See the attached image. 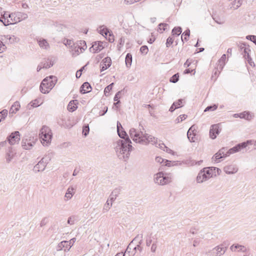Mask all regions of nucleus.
<instances>
[{
    "label": "nucleus",
    "mask_w": 256,
    "mask_h": 256,
    "mask_svg": "<svg viewBox=\"0 0 256 256\" xmlns=\"http://www.w3.org/2000/svg\"><path fill=\"white\" fill-rule=\"evenodd\" d=\"M16 154V150L12 146L9 147L6 156V162L8 163L10 162Z\"/></svg>",
    "instance_id": "nucleus-18"
},
{
    "label": "nucleus",
    "mask_w": 256,
    "mask_h": 256,
    "mask_svg": "<svg viewBox=\"0 0 256 256\" xmlns=\"http://www.w3.org/2000/svg\"><path fill=\"white\" fill-rule=\"evenodd\" d=\"M57 78L55 76H50L44 78L40 84V90L42 94H48L54 87Z\"/></svg>",
    "instance_id": "nucleus-2"
},
{
    "label": "nucleus",
    "mask_w": 256,
    "mask_h": 256,
    "mask_svg": "<svg viewBox=\"0 0 256 256\" xmlns=\"http://www.w3.org/2000/svg\"><path fill=\"white\" fill-rule=\"evenodd\" d=\"M176 162L174 161H170L168 160H164V164H163V166H170L172 165H173V163H175Z\"/></svg>",
    "instance_id": "nucleus-53"
},
{
    "label": "nucleus",
    "mask_w": 256,
    "mask_h": 256,
    "mask_svg": "<svg viewBox=\"0 0 256 256\" xmlns=\"http://www.w3.org/2000/svg\"><path fill=\"white\" fill-rule=\"evenodd\" d=\"M76 104H78L77 100H72L70 101L68 106V110L71 112L76 110L78 108Z\"/></svg>",
    "instance_id": "nucleus-24"
},
{
    "label": "nucleus",
    "mask_w": 256,
    "mask_h": 256,
    "mask_svg": "<svg viewBox=\"0 0 256 256\" xmlns=\"http://www.w3.org/2000/svg\"><path fill=\"white\" fill-rule=\"evenodd\" d=\"M230 249L232 251H236L238 250V252H245L246 254L248 252V249L244 246L239 244H234L230 246Z\"/></svg>",
    "instance_id": "nucleus-17"
},
{
    "label": "nucleus",
    "mask_w": 256,
    "mask_h": 256,
    "mask_svg": "<svg viewBox=\"0 0 256 256\" xmlns=\"http://www.w3.org/2000/svg\"><path fill=\"white\" fill-rule=\"evenodd\" d=\"M92 90L91 85L88 82H84L80 88V92L82 94H87Z\"/></svg>",
    "instance_id": "nucleus-21"
},
{
    "label": "nucleus",
    "mask_w": 256,
    "mask_h": 256,
    "mask_svg": "<svg viewBox=\"0 0 256 256\" xmlns=\"http://www.w3.org/2000/svg\"><path fill=\"white\" fill-rule=\"evenodd\" d=\"M226 59V54H223L220 58L218 60V69H220V70H222L225 64V61Z\"/></svg>",
    "instance_id": "nucleus-27"
},
{
    "label": "nucleus",
    "mask_w": 256,
    "mask_h": 256,
    "mask_svg": "<svg viewBox=\"0 0 256 256\" xmlns=\"http://www.w3.org/2000/svg\"><path fill=\"white\" fill-rule=\"evenodd\" d=\"M172 178L170 174L160 172L154 175V181L156 184L164 185L172 181Z\"/></svg>",
    "instance_id": "nucleus-4"
},
{
    "label": "nucleus",
    "mask_w": 256,
    "mask_h": 256,
    "mask_svg": "<svg viewBox=\"0 0 256 256\" xmlns=\"http://www.w3.org/2000/svg\"><path fill=\"white\" fill-rule=\"evenodd\" d=\"M142 138H144V144H147L148 143H152V144H156V139L154 137L149 135L148 134L144 133L142 135Z\"/></svg>",
    "instance_id": "nucleus-16"
},
{
    "label": "nucleus",
    "mask_w": 256,
    "mask_h": 256,
    "mask_svg": "<svg viewBox=\"0 0 256 256\" xmlns=\"http://www.w3.org/2000/svg\"><path fill=\"white\" fill-rule=\"evenodd\" d=\"M242 0H234L233 2L234 4L236 6L235 9L238 8L242 4Z\"/></svg>",
    "instance_id": "nucleus-52"
},
{
    "label": "nucleus",
    "mask_w": 256,
    "mask_h": 256,
    "mask_svg": "<svg viewBox=\"0 0 256 256\" xmlns=\"http://www.w3.org/2000/svg\"><path fill=\"white\" fill-rule=\"evenodd\" d=\"M38 42L40 46L42 48L46 50L49 48V44L45 39H40L38 40Z\"/></svg>",
    "instance_id": "nucleus-28"
},
{
    "label": "nucleus",
    "mask_w": 256,
    "mask_h": 256,
    "mask_svg": "<svg viewBox=\"0 0 256 256\" xmlns=\"http://www.w3.org/2000/svg\"><path fill=\"white\" fill-rule=\"evenodd\" d=\"M220 132L219 126L218 124L212 125L210 130V136L212 139H215Z\"/></svg>",
    "instance_id": "nucleus-15"
},
{
    "label": "nucleus",
    "mask_w": 256,
    "mask_h": 256,
    "mask_svg": "<svg viewBox=\"0 0 256 256\" xmlns=\"http://www.w3.org/2000/svg\"><path fill=\"white\" fill-rule=\"evenodd\" d=\"M108 36H109V42H112L114 39V36L113 35V34H112V32H110L109 34H108Z\"/></svg>",
    "instance_id": "nucleus-64"
},
{
    "label": "nucleus",
    "mask_w": 256,
    "mask_h": 256,
    "mask_svg": "<svg viewBox=\"0 0 256 256\" xmlns=\"http://www.w3.org/2000/svg\"><path fill=\"white\" fill-rule=\"evenodd\" d=\"M68 242L66 240H63L60 242L56 246V250L57 251H60L64 250V252H68L70 250L68 246Z\"/></svg>",
    "instance_id": "nucleus-20"
},
{
    "label": "nucleus",
    "mask_w": 256,
    "mask_h": 256,
    "mask_svg": "<svg viewBox=\"0 0 256 256\" xmlns=\"http://www.w3.org/2000/svg\"><path fill=\"white\" fill-rule=\"evenodd\" d=\"M8 14V18H4V24L5 26H7L10 24H15V23H14V21H13V17L12 18L11 16L12 13Z\"/></svg>",
    "instance_id": "nucleus-32"
},
{
    "label": "nucleus",
    "mask_w": 256,
    "mask_h": 256,
    "mask_svg": "<svg viewBox=\"0 0 256 256\" xmlns=\"http://www.w3.org/2000/svg\"><path fill=\"white\" fill-rule=\"evenodd\" d=\"M238 168L234 165H229L224 168V171L227 174H233L236 173Z\"/></svg>",
    "instance_id": "nucleus-23"
},
{
    "label": "nucleus",
    "mask_w": 256,
    "mask_h": 256,
    "mask_svg": "<svg viewBox=\"0 0 256 256\" xmlns=\"http://www.w3.org/2000/svg\"><path fill=\"white\" fill-rule=\"evenodd\" d=\"M74 190L75 189L73 187H69L66 193L65 197L69 199L71 198L73 194H74Z\"/></svg>",
    "instance_id": "nucleus-34"
},
{
    "label": "nucleus",
    "mask_w": 256,
    "mask_h": 256,
    "mask_svg": "<svg viewBox=\"0 0 256 256\" xmlns=\"http://www.w3.org/2000/svg\"><path fill=\"white\" fill-rule=\"evenodd\" d=\"M76 240V238H72L70 240L67 241L68 242V248L70 249L71 247L73 246Z\"/></svg>",
    "instance_id": "nucleus-57"
},
{
    "label": "nucleus",
    "mask_w": 256,
    "mask_h": 256,
    "mask_svg": "<svg viewBox=\"0 0 256 256\" xmlns=\"http://www.w3.org/2000/svg\"><path fill=\"white\" fill-rule=\"evenodd\" d=\"M7 140L10 145H14L18 144L20 140V134L19 132L15 131L12 132L7 138Z\"/></svg>",
    "instance_id": "nucleus-9"
},
{
    "label": "nucleus",
    "mask_w": 256,
    "mask_h": 256,
    "mask_svg": "<svg viewBox=\"0 0 256 256\" xmlns=\"http://www.w3.org/2000/svg\"><path fill=\"white\" fill-rule=\"evenodd\" d=\"M174 103H176L175 105V106L178 108L184 106V104L185 103V100L184 99L180 98L178 99L177 101L174 102Z\"/></svg>",
    "instance_id": "nucleus-39"
},
{
    "label": "nucleus",
    "mask_w": 256,
    "mask_h": 256,
    "mask_svg": "<svg viewBox=\"0 0 256 256\" xmlns=\"http://www.w3.org/2000/svg\"><path fill=\"white\" fill-rule=\"evenodd\" d=\"M203 173L204 174V176L206 178V180H208L210 178L213 176H216V167H210V168H204L202 170H201Z\"/></svg>",
    "instance_id": "nucleus-12"
},
{
    "label": "nucleus",
    "mask_w": 256,
    "mask_h": 256,
    "mask_svg": "<svg viewBox=\"0 0 256 256\" xmlns=\"http://www.w3.org/2000/svg\"><path fill=\"white\" fill-rule=\"evenodd\" d=\"M118 134L122 140H119L116 142L115 150L119 158L126 161L134 148L131 144L132 142L128 134L124 128L118 132Z\"/></svg>",
    "instance_id": "nucleus-1"
},
{
    "label": "nucleus",
    "mask_w": 256,
    "mask_h": 256,
    "mask_svg": "<svg viewBox=\"0 0 256 256\" xmlns=\"http://www.w3.org/2000/svg\"><path fill=\"white\" fill-rule=\"evenodd\" d=\"M222 158H224L223 156L220 154H219V152H218L213 156L212 158H214V160L216 161Z\"/></svg>",
    "instance_id": "nucleus-55"
},
{
    "label": "nucleus",
    "mask_w": 256,
    "mask_h": 256,
    "mask_svg": "<svg viewBox=\"0 0 256 256\" xmlns=\"http://www.w3.org/2000/svg\"><path fill=\"white\" fill-rule=\"evenodd\" d=\"M238 47L244 58L248 60L250 64L252 66V59L249 54V52L250 51V50L249 48V46H246V43L242 42L238 45Z\"/></svg>",
    "instance_id": "nucleus-6"
},
{
    "label": "nucleus",
    "mask_w": 256,
    "mask_h": 256,
    "mask_svg": "<svg viewBox=\"0 0 256 256\" xmlns=\"http://www.w3.org/2000/svg\"><path fill=\"white\" fill-rule=\"evenodd\" d=\"M182 32V28L180 26L174 27L172 32V35L178 36Z\"/></svg>",
    "instance_id": "nucleus-35"
},
{
    "label": "nucleus",
    "mask_w": 256,
    "mask_h": 256,
    "mask_svg": "<svg viewBox=\"0 0 256 256\" xmlns=\"http://www.w3.org/2000/svg\"><path fill=\"white\" fill-rule=\"evenodd\" d=\"M214 250L216 251V256H220L225 252L226 247H224L222 244H221L216 246Z\"/></svg>",
    "instance_id": "nucleus-25"
},
{
    "label": "nucleus",
    "mask_w": 256,
    "mask_h": 256,
    "mask_svg": "<svg viewBox=\"0 0 256 256\" xmlns=\"http://www.w3.org/2000/svg\"><path fill=\"white\" fill-rule=\"evenodd\" d=\"M126 64L128 67L131 66L132 62V55L130 53L127 54L125 58Z\"/></svg>",
    "instance_id": "nucleus-36"
},
{
    "label": "nucleus",
    "mask_w": 256,
    "mask_h": 256,
    "mask_svg": "<svg viewBox=\"0 0 256 256\" xmlns=\"http://www.w3.org/2000/svg\"><path fill=\"white\" fill-rule=\"evenodd\" d=\"M42 103L40 104V100H38L36 99L34 101H32L30 102V104L32 106L33 108L38 107Z\"/></svg>",
    "instance_id": "nucleus-49"
},
{
    "label": "nucleus",
    "mask_w": 256,
    "mask_h": 256,
    "mask_svg": "<svg viewBox=\"0 0 256 256\" xmlns=\"http://www.w3.org/2000/svg\"><path fill=\"white\" fill-rule=\"evenodd\" d=\"M120 190L119 188L114 189L110 196V202H114L120 194Z\"/></svg>",
    "instance_id": "nucleus-26"
},
{
    "label": "nucleus",
    "mask_w": 256,
    "mask_h": 256,
    "mask_svg": "<svg viewBox=\"0 0 256 256\" xmlns=\"http://www.w3.org/2000/svg\"><path fill=\"white\" fill-rule=\"evenodd\" d=\"M140 50L142 54H146L148 52V46L144 45L140 47Z\"/></svg>",
    "instance_id": "nucleus-45"
},
{
    "label": "nucleus",
    "mask_w": 256,
    "mask_h": 256,
    "mask_svg": "<svg viewBox=\"0 0 256 256\" xmlns=\"http://www.w3.org/2000/svg\"><path fill=\"white\" fill-rule=\"evenodd\" d=\"M226 149L225 148H222L221 149H220L219 152V154H220L221 155L223 156L224 158L227 157L228 156H226Z\"/></svg>",
    "instance_id": "nucleus-56"
},
{
    "label": "nucleus",
    "mask_w": 256,
    "mask_h": 256,
    "mask_svg": "<svg viewBox=\"0 0 256 256\" xmlns=\"http://www.w3.org/2000/svg\"><path fill=\"white\" fill-rule=\"evenodd\" d=\"M246 38L252 41L256 45V36L248 35L246 36Z\"/></svg>",
    "instance_id": "nucleus-50"
},
{
    "label": "nucleus",
    "mask_w": 256,
    "mask_h": 256,
    "mask_svg": "<svg viewBox=\"0 0 256 256\" xmlns=\"http://www.w3.org/2000/svg\"><path fill=\"white\" fill-rule=\"evenodd\" d=\"M33 140H32L30 138L29 140L22 139V146L23 148L25 150H30L33 146V144L35 143V140L36 139L34 140V138H32Z\"/></svg>",
    "instance_id": "nucleus-14"
},
{
    "label": "nucleus",
    "mask_w": 256,
    "mask_h": 256,
    "mask_svg": "<svg viewBox=\"0 0 256 256\" xmlns=\"http://www.w3.org/2000/svg\"><path fill=\"white\" fill-rule=\"evenodd\" d=\"M168 26V24H167L160 23L158 24V31L162 33L163 32L166 30Z\"/></svg>",
    "instance_id": "nucleus-37"
},
{
    "label": "nucleus",
    "mask_w": 256,
    "mask_h": 256,
    "mask_svg": "<svg viewBox=\"0 0 256 256\" xmlns=\"http://www.w3.org/2000/svg\"><path fill=\"white\" fill-rule=\"evenodd\" d=\"M190 36V30L188 28L182 33V34L181 37L182 42H184V40L187 41L188 40V38Z\"/></svg>",
    "instance_id": "nucleus-38"
},
{
    "label": "nucleus",
    "mask_w": 256,
    "mask_h": 256,
    "mask_svg": "<svg viewBox=\"0 0 256 256\" xmlns=\"http://www.w3.org/2000/svg\"><path fill=\"white\" fill-rule=\"evenodd\" d=\"M204 174L200 170L197 177H196V181L198 183H202L204 181L206 180V177L204 176Z\"/></svg>",
    "instance_id": "nucleus-33"
},
{
    "label": "nucleus",
    "mask_w": 256,
    "mask_h": 256,
    "mask_svg": "<svg viewBox=\"0 0 256 256\" xmlns=\"http://www.w3.org/2000/svg\"><path fill=\"white\" fill-rule=\"evenodd\" d=\"M108 110V108L107 106H104V109L100 112L99 115L100 116L104 115L107 112Z\"/></svg>",
    "instance_id": "nucleus-60"
},
{
    "label": "nucleus",
    "mask_w": 256,
    "mask_h": 256,
    "mask_svg": "<svg viewBox=\"0 0 256 256\" xmlns=\"http://www.w3.org/2000/svg\"><path fill=\"white\" fill-rule=\"evenodd\" d=\"M187 118V115L186 114H182L180 115L178 118V122L180 121L182 122L183 120H185Z\"/></svg>",
    "instance_id": "nucleus-63"
},
{
    "label": "nucleus",
    "mask_w": 256,
    "mask_h": 256,
    "mask_svg": "<svg viewBox=\"0 0 256 256\" xmlns=\"http://www.w3.org/2000/svg\"><path fill=\"white\" fill-rule=\"evenodd\" d=\"M20 108V102L18 101H16L11 106V108L10 109V113L15 114L17 111L19 110Z\"/></svg>",
    "instance_id": "nucleus-30"
},
{
    "label": "nucleus",
    "mask_w": 256,
    "mask_h": 256,
    "mask_svg": "<svg viewBox=\"0 0 256 256\" xmlns=\"http://www.w3.org/2000/svg\"><path fill=\"white\" fill-rule=\"evenodd\" d=\"M90 131L89 126L88 125H84L82 127V134H83L86 136Z\"/></svg>",
    "instance_id": "nucleus-48"
},
{
    "label": "nucleus",
    "mask_w": 256,
    "mask_h": 256,
    "mask_svg": "<svg viewBox=\"0 0 256 256\" xmlns=\"http://www.w3.org/2000/svg\"><path fill=\"white\" fill-rule=\"evenodd\" d=\"M8 110L4 109L0 112V122L4 120L8 115Z\"/></svg>",
    "instance_id": "nucleus-41"
},
{
    "label": "nucleus",
    "mask_w": 256,
    "mask_h": 256,
    "mask_svg": "<svg viewBox=\"0 0 256 256\" xmlns=\"http://www.w3.org/2000/svg\"><path fill=\"white\" fill-rule=\"evenodd\" d=\"M174 42V39L172 38L169 36L166 42V46L167 48H169Z\"/></svg>",
    "instance_id": "nucleus-51"
},
{
    "label": "nucleus",
    "mask_w": 256,
    "mask_h": 256,
    "mask_svg": "<svg viewBox=\"0 0 256 256\" xmlns=\"http://www.w3.org/2000/svg\"><path fill=\"white\" fill-rule=\"evenodd\" d=\"M179 80L178 73L174 74L170 79V82L172 83H176Z\"/></svg>",
    "instance_id": "nucleus-43"
},
{
    "label": "nucleus",
    "mask_w": 256,
    "mask_h": 256,
    "mask_svg": "<svg viewBox=\"0 0 256 256\" xmlns=\"http://www.w3.org/2000/svg\"><path fill=\"white\" fill-rule=\"evenodd\" d=\"M112 64V60L110 57L107 56L104 58L100 65V72H102L110 66Z\"/></svg>",
    "instance_id": "nucleus-13"
},
{
    "label": "nucleus",
    "mask_w": 256,
    "mask_h": 256,
    "mask_svg": "<svg viewBox=\"0 0 256 256\" xmlns=\"http://www.w3.org/2000/svg\"><path fill=\"white\" fill-rule=\"evenodd\" d=\"M11 16L13 17L14 22L16 24L22 20L26 19L28 17V14L22 12H16L12 13Z\"/></svg>",
    "instance_id": "nucleus-11"
},
{
    "label": "nucleus",
    "mask_w": 256,
    "mask_h": 256,
    "mask_svg": "<svg viewBox=\"0 0 256 256\" xmlns=\"http://www.w3.org/2000/svg\"><path fill=\"white\" fill-rule=\"evenodd\" d=\"M251 142L252 141H246L236 145L226 152V156H229L230 154L238 152L246 148L248 145V144H250Z\"/></svg>",
    "instance_id": "nucleus-7"
},
{
    "label": "nucleus",
    "mask_w": 256,
    "mask_h": 256,
    "mask_svg": "<svg viewBox=\"0 0 256 256\" xmlns=\"http://www.w3.org/2000/svg\"><path fill=\"white\" fill-rule=\"evenodd\" d=\"M139 238V235H138L132 242H131L128 244V246L126 251H125V252L124 253V254H126L127 253H130V250H132V248H131V246H132V244H134V242H136L137 238Z\"/></svg>",
    "instance_id": "nucleus-40"
},
{
    "label": "nucleus",
    "mask_w": 256,
    "mask_h": 256,
    "mask_svg": "<svg viewBox=\"0 0 256 256\" xmlns=\"http://www.w3.org/2000/svg\"><path fill=\"white\" fill-rule=\"evenodd\" d=\"M41 64H42V68H48L52 67L54 65V62L52 61L50 62V63L48 62H41Z\"/></svg>",
    "instance_id": "nucleus-46"
},
{
    "label": "nucleus",
    "mask_w": 256,
    "mask_h": 256,
    "mask_svg": "<svg viewBox=\"0 0 256 256\" xmlns=\"http://www.w3.org/2000/svg\"><path fill=\"white\" fill-rule=\"evenodd\" d=\"M48 222V220L47 218H44L42 219V220L40 222V226L41 227H42L46 224Z\"/></svg>",
    "instance_id": "nucleus-58"
},
{
    "label": "nucleus",
    "mask_w": 256,
    "mask_h": 256,
    "mask_svg": "<svg viewBox=\"0 0 256 256\" xmlns=\"http://www.w3.org/2000/svg\"><path fill=\"white\" fill-rule=\"evenodd\" d=\"M48 162V160L45 158H43L36 164L34 166L33 171L36 173L38 172L44 170Z\"/></svg>",
    "instance_id": "nucleus-10"
},
{
    "label": "nucleus",
    "mask_w": 256,
    "mask_h": 256,
    "mask_svg": "<svg viewBox=\"0 0 256 256\" xmlns=\"http://www.w3.org/2000/svg\"><path fill=\"white\" fill-rule=\"evenodd\" d=\"M74 216H70V218H68V224H70V225H72L73 224H74Z\"/></svg>",
    "instance_id": "nucleus-61"
},
{
    "label": "nucleus",
    "mask_w": 256,
    "mask_h": 256,
    "mask_svg": "<svg viewBox=\"0 0 256 256\" xmlns=\"http://www.w3.org/2000/svg\"><path fill=\"white\" fill-rule=\"evenodd\" d=\"M139 238L138 239H140V241L138 242V244L134 246L133 250H138L140 252H141L142 250V248L140 246L141 244L142 243V234H138Z\"/></svg>",
    "instance_id": "nucleus-31"
},
{
    "label": "nucleus",
    "mask_w": 256,
    "mask_h": 256,
    "mask_svg": "<svg viewBox=\"0 0 256 256\" xmlns=\"http://www.w3.org/2000/svg\"><path fill=\"white\" fill-rule=\"evenodd\" d=\"M88 63L82 67L78 70L76 72V77L78 78H80L82 74V72L85 69V68L87 66Z\"/></svg>",
    "instance_id": "nucleus-47"
},
{
    "label": "nucleus",
    "mask_w": 256,
    "mask_h": 256,
    "mask_svg": "<svg viewBox=\"0 0 256 256\" xmlns=\"http://www.w3.org/2000/svg\"><path fill=\"white\" fill-rule=\"evenodd\" d=\"M218 108V105L216 104H213L208 106L204 110V112H208V111H214L216 110Z\"/></svg>",
    "instance_id": "nucleus-44"
},
{
    "label": "nucleus",
    "mask_w": 256,
    "mask_h": 256,
    "mask_svg": "<svg viewBox=\"0 0 256 256\" xmlns=\"http://www.w3.org/2000/svg\"><path fill=\"white\" fill-rule=\"evenodd\" d=\"M114 84L112 82V84H110L109 85L106 87L104 90V93L106 96H108L109 92L112 90Z\"/></svg>",
    "instance_id": "nucleus-42"
},
{
    "label": "nucleus",
    "mask_w": 256,
    "mask_h": 256,
    "mask_svg": "<svg viewBox=\"0 0 256 256\" xmlns=\"http://www.w3.org/2000/svg\"><path fill=\"white\" fill-rule=\"evenodd\" d=\"M195 128H194V126H192L188 130L187 132V136L190 142H194V136H196V133L194 132L195 130Z\"/></svg>",
    "instance_id": "nucleus-22"
},
{
    "label": "nucleus",
    "mask_w": 256,
    "mask_h": 256,
    "mask_svg": "<svg viewBox=\"0 0 256 256\" xmlns=\"http://www.w3.org/2000/svg\"><path fill=\"white\" fill-rule=\"evenodd\" d=\"M234 118H244L246 120H250L252 116L249 112H244L240 114H234Z\"/></svg>",
    "instance_id": "nucleus-19"
},
{
    "label": "nucleus",
    "mask_w": 256,
    "mask_h": 256,
    "mask_svg": "<svg viewBox=\"0 0 256 256\" xmlns=\"http://www.w3.org/2000/svg\"><path fill=\"white\" fill-rule=\"evenodd\" d=\"M112 206V202H111L110 204V203L108 202V200H107L105 204L104 207V211H108L110 210V206Z\"/></svg>",
    "instance_id": "nucleus-54"
},
{
    "label": "nucleus",
    "mask_w": 256,
    "mask_h": 256,
    "mask_svg": "<svg viewBox=\"0 0 256 256\" xmlns=\"http://www.w3.org/2000/svg\"><path fill=\"white\" fill-rule=\"evenodd\" d=\"M106 42H103L101 41L93 42L92 46L90 48V51L93 53H98L102 50Z\"/></svg>",
    "instance_id": "nucleus-8"
},
{
    "label": "nucleus",
    "mask_w": 256,
    "mask_h": 256,
    "mask_svg": "<svg viewBox=\"0 0 256 256\" xmlns=\"http://www.w3.org/2000/svg\"><path fill=\"white\" fill-rule=\"evenodd\" d=\"M120 94H121V91H119L116 93V94H115L114 98V101H120Z\"/></svg>",
    "instance_id": "nucleus-59"
},
{
    "label": "nucleus",
    "mask_w": 256,
    "mask_h": 256,
    "mask_svg": "<svg viewBox=\"0 0 256 256\" xmlns=\"http://www.w3.org/2000/svg\"><path fill=\"white\" fill-rule=\"evenodd\" d=\"M42 144L47 146L51 142L52 134L50 129L46 126H43L39 133Z\"/></svg>",
    "instance_id": "nucleus-3"
},
{
    "label": "nucleus",
    "mask_w": 256,
    "mask_h": 256,
    "mask_svg": "<svg viewBox=\"0 0 256 256\" xmlns=\"http://www.w3.org/2000/svg\"><path fill=\"white\" fill-rule=\"evenodd\" d=\"M140 132H137L134 128H132L129 130V134L132 140L136 143L144 144V138L142 135L144 132L140 128Z\"/></svg>",
    "instance_id": "nucleus-5"
},
{
    "label": "nucleus",
    "mask_w": 256,
    "mask_h": 256,
    "mask_svg": "<svg viewBox=\"0 0 256 256\" xmlns=\"http://www.w3.org/2000/svg\"><path fill=\"white\" fill-rule=\"evenodd\" d=\"M165 159H164L160 156H156V161L157 162L160 163V164H164V161Z\"/></svg>",
    "instance_id": "nucleus-62"
},
{
    "label": "nucleus",
    "mask_w": 256,
    "mask_h": 256,
    "mask_svg": "<svg viewBox=\"0 0 256 256\" xmlns=\"http://www.w3.org/2000/svg\"><path fill=\"white\" fill-rule=\"evenodd\" d=\"M110 32L109 29L104 26L99 27V32L103 36H106Z\"/></svg>",
    "instance_id": "nucleus-29"
}]
</instances>
